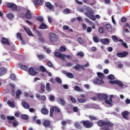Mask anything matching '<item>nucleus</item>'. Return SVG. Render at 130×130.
Listing matches in <instances>:
<instances>
[{
	"instance_id": "obj_30",
	"label": "nucleus",
	"mask_w": 130,
	"mask_h": 130,
	"mask_svg": "<svg viewBox=\"0 0 130 130\" xmlns=\"http://www.w3.org/2000/svg\"><path fill=\"white\" fill-rule=\"evenodd\" d=\"M74 125L76 128H78L79 129H81L82 128V126L79 122H76L74 123Z\"/></svg>"
},
{
	"instance_id": "obj_39",
	"label": "nucleus",
	"mask_w": 130,
	"mask_h": 130,
	"mask_svg": "<svg viewBox=\"0 0 130 130\" xmlns=\"http://www.w3.org/2000/svg\"><path fill=\"white\" fill-rule=\"evenodd\" d=\"M111 38L114 42H118V39L116 36H112Z\"/></svg>"
},
{
	"instance_id": "obj_4",
	"label": "nucleus",
	"mask_w": 130,
	"mask_h": 130,
	"mask_svg": "<svg viewBox=\"0 0 130 130\" xmlns=\"http://www.w3.org/2000/svg\"><path fill=\"white\" fill-rule=\"evenodd\" d=\"M49 36V41L50 42H51V43H54V42H56V41H57V36H56L55 34L50 32Z\"/></svg>"
},
{
	"instance_id": "obj_48",
	"label": "nucleus",
	"mask_w": 130,
	"mask_h": 130,
	"mask_svg": "<svg viewBox=\"0 0 130 130\" xmlns=\"http://www.w3.org/2000/svg\"><path fill=\"white\" fill-rule=\"evenodd\" d=\"M77 55L78 56H81V57H83L85 55V54L83 52H79L77 53Z\"/></svg>"
},
{
	"instance_id": "obj_51",
	"label": "nucleus",
	"mask_w": 130,
	"mask_h": 130,
	"mask_svg": "<svg viewBox=\"0 0 130 130\" xmlns=\"http://www.w3.org/2000/svg\"><path fill=\"white\" fill-rule=\"evenodd\" d=\"M85 16L86 17H88L89 19H91L93 16V15L91 14V13H85Z\"/></svg>"
},
{
	"instance_id": "obj_6",
	"label": "nucleus",
	"mask_w": 130,
	"mask_h": 130,
	"mask_svg": "<svg viewBox=\"0 0 130 130\" xmlns=\"http://www.w3.org/2000/svg\"><path fill=\"white\" fill-rule=\"evenodd\" d=\"M28 74H29L30 76H36V75L38 74V72L35 71L33 67H30L28 69Z\"/></svg>"
},
{
	"instance_id": "obj_53",
	"label": "nucleus",
	"mask_w": 130,
	"mask_h": 130,
	"mask_svg": "<svg viewBox=\"0 0 130 130\" xmlns=\"http://www.w3.org/2000/svg\"><path fill=\"white\" fill-rule=\"evenodd\" d=\"M74 90L77 91L78 92H80L81 91V88H80V87L76 86L74 87Z\"/></svg>"
},
{
	"instance_id": "obj_16",
	"label": "nucleus",
	"mask_w": 130,
	"mask_h": 130,
	"mask_svg": "<svg viewBox=\"0 0 130 130\" xmlns=\"http://www.w3.org/2000/svg\"><path fill=\"white\" fill-rule=\"evenodd\" d=\"M25 18H26V19H28V20H31V19H32V13L30 10H27L26 11Z\"/></svg>"
},
{
	"instance_id": "obj_35",
	"label": "nucleus",
	"mask_w": 130,
	"mask_h": 130,
	"mask_svg": "<svg viewBox=\"0 0 130 130\" xmlns=\"http://www.w3.org/2000/svg\"><path fill=\"white\" fill-rule=\"evenodd\" d=\"M18 68L23 70V71H28V67L26 66H19Z\"/></svg>"
},
{
	"instance_id": "obj_58",
	"label": "nucleus",
	"mask_w": 130,
	"mask_h": 130,
	"mask_svg": "<svg viewBox=\"0 0 130 130\" xmlns=\"http://www.w3.org/2000/svg\"><path fill=\"white\" fill-rule=\"evenodd\" d=\"M83 109H84V110H86V109H89V108H90V106H89V105H84L83 107H82Z\"/></svg>"
},
{
	"instance_id": "obj_23",
	"label": "nucleus",
	"mask_w": 130,
	"mask_h": 130,
	"mask_svg": "<svg viewBox=\"0 0 130 130\" xmlns=\"http://www.w3.org/2000/svg\"><path fill=\"white\" fill-rule=\"evenodd\" d=\"M45 92V86L43 84H41L40 89L39 90V93L41 94H43Z\"/></svg>"
},
{
	"instance_id": "obj_45",
	"label": "nucleus",
	"mask_w": 130,
	"mask_h": 130,
	"mask_svg": "<svg viewBox=\"0 0 130 130\" xmlns=\"http://www.w3.org/2000/svg\"><path fill=\"white\" fill-rule=\"evenodd\" d=\"M77 101L79 103H85V102H86V100L83 99H78Z\"/></svg>"
},
{
	"instance_id": "obj_62",
	"label": "nucleus",
	"mask_w": 130,
	"mask_h": 130,
	"mask_svg": "<svg viewBox=\"0 0 130 130\" xmlns=\"http://www.w3.org/2000/svg\"><path fill=\"white\" fill-rule=\"evenodd\" d=\"M91 31H92V27H91L90 26H89L88 27H87V32L88 33H90Z\"/></svg>"
},
{
	"instance_id": "obj_49",
	"label": "nucleus",
	"mask_w": 130,
	"mask_h": 130,
	"mask_svg": "<svg viewBox=\"0 0 130 130\" xmlns=\"http://www.w3.org/2000/svg\"><path fill=\"white\" fill-rule=\"evenodd\" d=\"M10 79L12 80V81H15L16 80V75L12 74L10 75Z\"/></svg>"
},
{
	"instance_id": "obj_54",
	"label": "nucleus",
	"mask_w": 130,
	"mask_h": 130,
	"mask_svg": "<svg viewBox=\"0 0 130 130\" xmlns=\"http://www.w3.org/2000/svg\"><path fill=\"white\" fill-rule=\"evenodd\" d=\"M17 37L18 39H20L21 40V41L23 40V38H22V36L21 35V33L18 32L17 34Z\"/></svg>"
},
{
	"instance_id": "obj_11",
	"label": "nucleus",
	"mask_w": 130,
	"mask_h": 130,
	"mask_svg": "<svg viewBox=\"0 0 130 130\" xmlns=\"http://www.w3.org/2000/svg\"><path fill=\"white\" fill-rule=\"evenodd\" d=\"M100 41L102 44H103V45L109 44V42H110V41L108 38L101 39Z\"/></svg>"
},
{
	"instance_id": "obj_2",
	"label": "nucleus",
	"mask_w": 130,
	"mask_h": 130,
	"mask_svg": "<svg viewBox=\"0 0 130 130\" xmlns=\"http://www.w3.org/2000/svg\"><path fill=\"white\" fill-rule=\"evenodd\" d=\"M97 75L98 78H99L101 79H95V83H96V84H98L99 85H103V84H104V81H103V79H104V74H103V73L98 72Z\"/></svg>"
},
{
	"instance_id": "obj_50",
	"label": "nucleus",
	"mask_w": 130,
	"mask_h": 130,
	"mask_svg": "<svg viewBox=\"0 0 130 130\" xmlns=\"http://www.w3.org/2000/svg\"><path fill=\"white\" fill-rule=\"evenodd\" d=\"M108 79H109V80H114L115 77H114L113 75H110L108 76Z\"/></svg>"
},
{
	"instance_id": "obj_64",
	"label": "nucleus",
	"mask_w": 130,
	"mask_h": 130,
	"mask_svg": "<svg viewBox=\"0 0 130 130\" xmlns=\"http://www.w3.org/2000/svg\"><path fill=\"white\" fill-rule=\"evenodd\" d=\"M70 100H71L73 103H76V99L74 98L73 96H70Z\"/></svg>"
},
{
	"instance_id": "obj_36",
	"label": "nucleus",
	"mask_w": 130,
	"mask_h": 130,
	"mask_svg": "<svg viewBox=\"0 0 130 130\" xmlns=\"http://www.w3.org/2000/svg\"><path fill=\"white\" fill-rule=\"evenodd\" d=\"M70 13L71 10H70L69 8H66L63 10V14H65V15H68L70 14Z\"/></svg>"
},
{
	"instance_id": "obj_22",
	"label": "nucleus",
	"mask_w": 130,
	"mask_h": 130,
	"mask_svg": "<svg viewBox=\"0 0 130 130\" xmlns=\"http://www.w3.org/2000/svg\"><path fill=\"white\" fill-rule=\"evenodd\" d=\"M43 125L45 127H48V126H50V121L48 120H45L43 123Z\"/></svg>"
},
{
	"instance_id": "obj_13",
	"label": "nucleus",
	"mask_w": 130,
	"mask_h": 130,
	"mask_svg": "<svg viewBox=\"0 0 130 130\" xmlns=\"http://www.w3.org/2000/svg\"><path fill=\"white\" fill-rule=\"evenodd\" d=\"M45 6L49 9V10H50V11H54V6L50 2H46L45 3Z\"/></svg>"
},
{
	"instance_id": "obj_10",
	"label": "nucleus",
	"mask_w": 130,
	"mask_h": 130,
	"mask_svg": "<svg viewBox=\"0 0 130 130\" xmlns=\"http://www.w3.org/2000/svg\"><path fill=\"white\" fill-rule=\"evenodd\" d=\"M55 56L56 57H58V58H60V59L64 60V57L63 56V54H62L60 52L58 51H55L54 52Z\"/></svg>"
},
{
	"instance_id": "obj_47",
	"label": "nucleus",
	"mask_w": 130,
	"mask_h": 130,
	"mask_svg": "<svg viewBox=\"0 0 130 130\" xmlns=\"http://www.w3.org/2000/svg\"><path fill=\"white\" fill-rule=\"evenodd\" d=\"M93 40L95 43H98L99 42V38L97 37H93Z\"/></svg>"
},
{
	"instance_id": "obj_24",
	"label": "nucleus",
	"mask_w": 130,
	"mask_h": 130,
	"mask_svg": "<svg viewBox=\"0 0 130 130\" xmlns=\"http://www.w3.org/2000/svg\"><path fill=\"white\" fill-rule=\"evenodd\" d=\"M7 104L8 105H9V106H10L12 108H15V107H16V106L14 104V102H11V100H10L8 101Z\"/></svg>"
},
{
	"instance_id": "obj_28",
	"label": "nucleus",
	"mask_w": 130,
	"mask_h": 130,
	"mask_svg": "<svg viewBox=\"0 0 130 130\" xmlns=\"http://www.w3.org/2000/svg\"><path fill=\"white\" fill-rule=\"evenodd\" d=\"M40 29H47V25L44 22H42L41 25L39 26Z\"/></svg>"
},
{
	"instance_id": "obj_61",
	"label": "nucleus",
	"mask_w": 130,
	"mask_h": 130,
	"mask_svg": "<svg viewBox=\"0 0 130 130\" xmlns=\"http://www.w3.org/2000/svg\"><path fill=\"white\" fill-rule=\"evenodd\" d=\"M91 0H83V2L86 5H90V2H91Z\"/></svg>"
},
{
	"instance_id": "obj_21",
	"label": "nucleus",
	"mask_w": 130,
	"mask_h": 130,
	"mask_svg": "<svg viewBox=\"0 0 130 130\" xmlns=\"http://www.w3.org/2000/svg\"><path fill=\"white\" fill-rule=\"evenodd\" d=\"M51 109L54 112H55L56 113H60V109L58 108V107L56 106H54L52 107Z\"/></svg>"
},
{
	"instance_id": "obj_34",
	"label": "nucleus",
	"mask_w": 130,
	"mask_h": 130,
	"mask_svg": "<svg viewBox=\"0 0 130 130\" xmlns=\"http://www.w3.org/2000/svg\"><path fill=\"white\" fill-rule=\"evenodd\" d=\"M22 119H24V120H28L29 119V116L26 114H23L21 116Z\"/></svg>"
},
{
	"instance_id": "obj_37",
	"label": "nucleus",
	"mask_w": 130,
	"mask_h": 130,
	"mask_svg": "<svg viewBox=\"0 0 130 130\" xmlns=\"http://www.w3.org/2000/svg\"><path fill=\"white\" fill-rule=\"evenodd\" d=\"M77 41H78L79 44H85V42L81 37L78 38Z\"/></svg>"
},
{
	"instance_id": "obj_14",
	"label": "nucleus",
	"mask_w": 130,
	"mask_h": 130,
	"mask_svg": "<svg viewBox=\"0 0 130 130\" xmlns=\"http://www.w3.org/2000/svg\"><path fill=\"white\" fill-rule=\"evenodd\" d=\"M123 118L124 119H126V120H128V114H129V113H128V111H125L122 112L121 113Z\"/></svg>"
},
{
	"instance_id": "obj_57",
	"label": "nucleus",
	"mask_w": 130,
	"mask_h": 130,
	"mask_svg": "<svg viewBox=\"0 0 130 130\" xmlns=\"http://www.w3.org/2000/svg\"><path fill=\"white\" fill-rule=\"evenodd\" d=\"M99 33H100L101 34H103L104 33V31L103 30V28L102 27H100L99 28Z\"/></svg>"
},
{
	"instance_id": "obj_20",
	"label": "nucleus",
	"mask_w": 130,
	"mask_h": 130,
	"mask_svg": "<svg viewBox=\"0 0 130 130\" xmlns=\"http://www.w3.org/2000/svg\"><path fill=\"white\" fill-rule=\"evenodd\" d=\"M22 105L25 109H29L30 108V105L25 101L22 102Z\"/></svg>"
},
{
	"instance_id": "obj_40",
	"label": "nucleus",
	"mask_w": 130,
	"mask_h": 130,
	"mask_svg": "<svg viewBox=\"0 0 130 130\" xmlns=\"http://www.w3.org/2000/svg\"><path fill=\"white\" fill-rule=\"evenodd\" d=\"M37 20L39 22H42V23H43V22L44 21V19L43 18V17H42V16L37 17Z\"/></svg>"
},
{
	"instance_id": "obj_12",
	"label": "nucleus",
	"mask_w": 130,
	"mask_h": 130,
	"mask_svg": "<svg viewBox=\"0 0 130 130\" xmlns=\"http://www.w3.org/2000/svg\"><path fill=\"white\" fill-rule=\"evenodd\" d=\"M7 7L12 9L13 11H17V5L14 3H8Z\"/></svg>"
},
{
	"instance_id": "obj_44",
	"label": "nucleus",
	"mask_w": 130,
	"mask_h": 130,
	"mask_svg": "<svg viewBox=\"0 0 130 130\" xmlns=\"http://www.w3.org/2000/svg\"><path fill=\"white\" fill-rule=\"evenodd\" d=\"M67 49L64 46H61L59 48V51H61V52H64V51H66Z\"/></svg>"
},
{
	"instance_id": "obj_59",
	"label": "nucleus",
	"mask_w": 130,
	"mask_h": 130,
	"mask_svg": "<svg viewBox=\"0 0 130 130\" xmlns=\"http://www.w3.org/2000/svg\"><path fill=\"white\" fill-rule=\"evenodd\" d=\"M73 110L74 112H78V111H79V108H78L77 107H74Z\"/></svg>"
},
{
	"instance_id": "obj_27",
	"label": "nucleus",
	"mask_w": 130,
	"mask_h": 130,
	"mask_svg": "<svg viewBox=\"0 0 130 130\" xmlns=\"http://www.w3.org/2000/svg\"><path fill=\"white\" fill-rule=\"evenodd\" d=\"M88 118L91 121H93V120H98V118H97L96 116L93 115L88 116Z\"/></svg>"
},
{
	"instance_id": "obj_33",
	"label": "nucleus",
	"mask_w": 130,
	"mask_h": 130,
	"mask_svg": "<svg viewBox=\"0 0 130 130\" xmlns=\"http://www.w3.org/2000/svg\"><path fill=\"white\" fill-rule=\"evenodd\" d=\"M37 57L39 60H41V59H44L45 58V56L43 54H38Z\"/></svg>"
},
{
	"instance_id": "obj_7",
	"label": "nucleus",
	"mask_w": 130,
	"mask_h": 130,
	"mask_svg": "<svg viewBox=\"0 0 130 130\" xmlns=\"http://www.w3.org/2000/svg\"><path fill=\"white\" fill-rule=\"evenodd\" d=\"M88 68V66H75L73 67V69H75L76 71H79V72H81V71H84L85 68Z\"/></svg>"
},
{
	"instance_id": "obj_43",
	"label": "nucleus",
	"mask_w": 130,
	"mask_h": 130,
	"mask_svg": "<svg viewBox=\"0 0 130 130\" xmlns=\"http://www.w3.org/2000/svg\"><path fill=\"white\" fill-rule=\"evenodd\" d=\"M55 81L58 83V84H61L62 83V81H61V79L58 77H56L55 79Z\"/></svg>"
},
{
	"instance_id": "obj_55",
	"label": "nucleus",
	"mask_w": 130,
	"mask_h": 130,
	"mask_svg": "<svg viewBox=\"0 0 130 130\" xmlns=\"http://www.w3.org/2000/svg\"><path fill=\"white\" fill-rule=\"evenodd\" d=\"M7 119H8V120H14V119H15V117L8 116Z\"/></svg>"
},
{
	"instance_id": "obj_56",
	"label": "nucleus",
	"mask_w": 130,
	"mask_h": 130,
	"mask_svg": "<svg viewBox=\"0 0 130 130\" xmlns=\"http://www.w3.org/2000/svg\"><path fill=\"white\" fill-rule=\"evenodd\" d=\"M55 99V96L54 95H51L50 96L49 100L51 101H54V100Z\"/></svg>"
},
{
	"instance_id": "obj_41",
	"label": "nucleus",
	"mask_w": 130,
	"mask_h": 130,
	"mask_svg": "<svg viewBox=\"0 0 130 130\" xmlns=\"http://www.w3.org/2000/svg\"><path fill=\"white\" fill-rule=\"evenodd\" d=\"M117 85H118V86H119V87H123V83L119 81V80H117L116 83Z\"/></svg>"
},
{
	"instance_id": "obj_17",
	"label": "nucleus",
	"mask_w": 130,
	"mask_h": 130,
	"mask_svg": "<svg viewBox=\"0 0 130 130\" xmlns=\"http://www.w3.org/2000/svg\"><path fill=\"white\" fill-rule=\"evenodd\" d=\"M57 102L61 106H64L66 105V101H64V99L62 98L58 99Z\"/></svg>"
},
{
	"instance_id": "obj_26",
	"label": "nucleus",
	"mask_w": 130,
	"mask_h": 130,
	"mask_svg": "<svg viewBox=\"0 0 130 130\" xmlns=\"http://www.w3.org/2000/svg\"><path fill=\"white\" fill-rule=\"evenodd\" d=\"M46 89L48 91V92H51V91L52 90V89L50 87V83H49V82L46 83Z\"/></svg>"
},
{
	"instance_id": "obj_9",
	"label": "nucleus",
	"mask_w": 130,
	"mask_h": 130,
	"mask_svg": "<svg viewBox=\"0 0 130 130\" xmlns=\"http://www.w3.org/2000/svg\"><path fill=\"white\" fill-rule=\"evenodd\" d=\"M44 1L43 0H34V4L35 7H39V6H42Z\"/></svg>"
},
{
	"instance_id": "obj_63",
	"label": "nucleus",
	"mask_w": 130,
	"mask_h": 130,
	"mask_svg": "<svg viewBox=\"0 0 130 130\" xmlns=\"http://www.w3.org/2000/svg\"><path fill=\"white\" fill-rule=\"evenodd\" d=\"M106 27L107 28V29H108V30H110V29H111V25L109 24H107L106 25Z\"/></svg>"
},
{
	"instance_id": "obj_19",
	"label": "nucleus",
	"mask_w": 130,
	"mask_h": 130,
	"mask_svg": "<svg viewBox=\"0 0 130 130\" xmlns=\"http://www.w3.org/2000/svg\"><path fill=\"white\" fill-rule=\"evenodd\" d=\"M41 112L42 114H43L44 115H47L48 114V109L46 108H42L41 110Z\"/></svg>"
},
{
	"instance_id": "obj_25",
	"label": "nucleus",
	"mask_w": 130,
	"mask_h": 130,
	"mask_svg": "<svg viewBox=\"0 0 130 130\" xmlns=\"http://www.w3.org/2000/svg\"><path fill=\"white\" fill-rule=\"evenodd\" d=\"M24 29L25 30V31H26L27 35H28V36H33V34L32 33V32H31V30H30V29L29 28H26V27H24Z\"/></svg>"
},
{
	"instance_id": "obj_18",
	"label": "nucleus",
	"mask_w": 130,
	"mask_h": 130,
	"mask_svg": "<svg viewBox=\"0 0 130 130\" xmlns=\"http://www.w3.org/2000/svg\"><path fill=\"white\" fill-rule=\"evenodd\" d=\"M2 44H5V45H10V42H9V40L6 38H3L2 39Z\"/></svg>"
},
{
	"instance_id": "obj_60",
	"label": "nucleus",
	"mask_w": 130,
	"mask_h": 130,
	"mask_svg": "<svg viewBox=\"0 0 130 130\" xmlns=\"http://www.w3.org/2000/svg\"><path fill=\"white\" fill-rule=\"evenodd\" d=\"M105 103H106V104H108V105H112V103H111V102H110L109 100H105Z\"/></svg>"
},
{
	"instance_id": "obj_31",
	"label": "nucleus",
	"mask_w": 130,
	"mask_h": 130,
	"mask_svg": "<svg viewBox=\"0 0 130 130\" xmlns=\"http://www.w3.org/2000/svg\"><path fill=\"white\" fill-rule=\"evenodd\" d=\"M66 76H67L68 78H69V79H74V78L75 77L74 76V74L70 72H68V74H67Z\"/></svg>"
},
{
	"instance_id": "obj_29",
	"label": "nucleus",
	"mask_w": 130,
	"mask_h": 130,
	"mask_svg": "<svg viewBox=\"0 0 130 130\" xmlns=\"http://www.w3.org/2000/svg\"><path fill=\"white\" fill-rule=\"evenodd\" d=\"M22 94V91L20 90H18L16 92V99H20V95Z\"/></svg>"
},
{
	"instance_id": "obj_38",
	"label": "nucleus",
	"mask_w": 130,
	"mask_h": 130,
	"mask_svg": "<svg viewBox=\"0 0 130 130\" xmlns=\"http://www.w3.org/2000/svg\"><path fill=\"white\" fill-rule=\"evenodd\" d=\"M85 11H86L88 14H92V9L89 7L85 8Z\"/></svg>"
},
{
	"instance_id": "obj_42",
	"label": "nucleus",
	"mask_w": 130,
	"mask_h": 130,
	"mask_svg": "<svg viewBox=\"0 0 130 130\" xmlns=\"http://www.w3.org/2000/svg\"><path fill=\"white\" fill-rule=\"evenodd\" d=\"M39 36H41V37L39 38V41H40V42H41L42 43H44L45 42L44 41V38L42 37L41 34H39Z\"/></svg>"
},
{
	"instance_id": "obj_5",
	"label": "nucleus",
	"mask_w": 130,
	"mask_h": 130,
	"mask_svg": "<svg viewBox=\"0 0 130 130\" xmlns=\"http://www.w3.org/2000/svg\"><path fill=\"white\" fill-rule=\"evenodd\" d=\"M98 97L100 100H106L108 99V95L105 93L99 94Z\"/></svg>"
},
{
	"instance_id": "obj_15",
	"label": "nucleus",
	"mask_w": 130,
	"mask_h": 130,
	"mask_svg": "<svg viewBox=\"0 0 130 130\" xmlns=\"http://www.w3.org/2000/svg\"><path fill=\"white\" fill-rule=\"evenodd\" d=\"M8 72V70H7V68H0V77H2V76H4V75L7 74V72Z\"/></svg>"
},
{
	"instance_id": "obj_32",
	"label": "nucleus",
	"mask_w": 130,
	"mask_h": 130,
	"mask_svg": "<svg viewBox=\"0 0 130 130\" xmlns=\"http://www.w3.org/2000/svg\"><path fill=\"white\" fill-rule=\"evenodd\" d=\"M7 17L10 20H13L14 19V15L11 13H8L7 14Z\"/></svg>"
},
{
	"instance_id": "obj_1",
	"label": "nucleus",
	"mask_w": 130,
	"mask_h": 130,
	"mask_svg": "<svg viewBox=\"0 0 130 130\" xmlns=\"http://www.w3.org/2000/svg\"><path fill=\"white\" fill-rule=\"evenodd\" d=\"M98 125L100 127H102V130H112L113 126H114V123L107 121H103L102 120H100L96 122Z\"/></svg>"
},
{
	"instance_id": "obj_46",
	"label": "nucleus",
	"mask_w": 130,
	"mask_h": 130,
	"mask_svg": "<svg viewBox=\"0 0 130 130\" xmlns=\"http://www.w3.org/2000/svg\"><path fill=\"white\" fill-rule=\"evenodd\" d=\"M40 70H41V72H42V73H45V72H46V73H47V71H46V69H45L44 67H43L42 66H41L40 67Z\"/></svg>"
},
{
	"instance_id": "obj_52",
	"label": "nucleus",
	"mask_w": 130,
	"mask_h": 130,
	"mask_svg": "<svg viewBox=\"0 0 130 130\" xmlns=\"http://www.w3.org/2000/svg\"><path fill=\"white\" fill-rule=\"evenodd\" d=\"M63 56H64V58L67 57V58H68L69 59H72V56L70 55H66L64 54H63Z\"/></svg>"
},
{
	"instance_id": "obj_8",
	"label": "nucleus",
	"mask_w": 130,
	"mask_h": 130,
	"mask_svg": "<svg viewBox=\"0 0 130 130\" xmlns=\"http://www.w3.org/2000/svg\"><path fill=\"white\" fill-rule=\"evenodd\" d=\"M128 55V52L127 51H123V52H119L117 53V56L118 57H125L127 55Z\"/></svg>"
},
{
	"instance_id": "obj_3",
	"label": "nucleus",
	"mask_w": 130,
	"mask_h": 130,
	"mask_svg": "<svg viewBox=\"0 0 130 130\" xmlns=\"http://www.w3.org/2000/svg\"><path fill=\"white\" fill-rule=\"evenodd\" d=\"M81 122L86 128H90L93 126V122L89 120H82Z\"/></svg>"
}]
</instances>
